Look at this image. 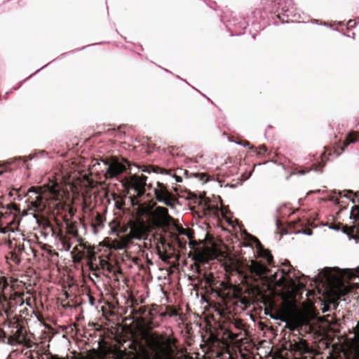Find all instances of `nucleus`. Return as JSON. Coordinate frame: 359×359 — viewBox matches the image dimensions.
<instances>
[{"label":"nucleus","instance_id":"nucleus-7","mask_svg":"<svg viewBox=\"0 0 359 359\" xmlns=\"http://www.w3.org/2000/svg\"><path fill=\"white\" fill-rule=\"evenodd\" d=\"M147 177L144 175H133L126 178L123 182V186L128 189H133L137 193V197L142 196L145 193V186L147 184Z\"/></svg>","mask_w":359,"mask_h":359},{"label":"nucleus","instance_id":"nucleus-16","mask_svg":"<svg viewBox=\"0 0 359 359\" xmlns=\"http://www.w3.org/2000/svg\"><path fill=\"white\" fill-rule=\"evenodd\" d=\"M293 348L294 351H298L300 354L311 352L309 344L303 339H299V341H295L293 344Z\"/></svg>","mask_w":359,"mask_h":359},{"label":"nucleus","instance_id":"nucleus-37","mask_svg":"<svg viewBox=\"0 0 359 359\" xmlns=\"http://www.w3.org/2000/svg\"><path fill=\"white\" fill-rule=\"evenodd\" d=\"M176 315H177V311H173L171 316H176Z\"/></svg>","mask_w":359,"mask_h":359},{"label":"nucleus","instance_id":"nucleus-2","mask_svg":"<svg viewBox=\"0 0 359 359\" xmlns=\"http://www.w3.org/2000/svg\"><path fill=\"white\" fill-rule=\"evenodd\" d=\"M349 271L339 268H325L322 272V280L333 290H340L345 278H350Z\"/></svg>","mask_w":359,"mask_h":359},{"label":"nucleus","instance_id":"nucleus-33","mask_svg":"<svg viewBox=\"0 0 359 359\" xmlns=\"http://www.w3.org/2000/svg\"><path fill=\"white\" fill-rule=\"evenodd\" d=\"M90 302L91 305L94 304V299L91 297H90Z\"/></svg>","mask_w":359,"mask_h":359},{"label":"nucleus","instance_id":"nucleus-30","mask_svg":"<svg viewBox=\"0 0 359 359\" xmlns=\"http://www.w3.org/2000/svg\"><path fill=\"white\" fill-rule=\"evenodd\" d=\"M173 177L175 179V181L177 182H181L182 181V178L180 176L174 175Z\"/></svg>","mask_w":359,"mask_h":359},{"label":"nucleus","instance_id":"nucleus-22","mask_svg":"<svg viewBox=\"0 0 359 359\" xmlns=\"http://www.w3.org/2000/svg\"><path fill=\"white\" fill-rule=\"evenodd\" d=\"M67 233L72 236L74 238H76L79 237V232L76 223H71L67 224Z\"/></svg>","mask_w":359,"mask_h":359},{"label":"nucleus","instance_id":"nucleus-32","mask_svg":"<svg viewBox=\"0 0 359 359\" xmlns=\"http://www.w3.org/2000/svg\"><path fill=\"white\" fill-rule=\"evenodd\" d=\"M306 172L304 170H300L298 172H294L292 174H299V175H304Z\"/></svg>","mask_w":359,"mask_h":359},{"label":"nucleus","instance_id":"nucleus-35","mask_svg":"<svg viewBox=\"0 0 359 359\" xmlns=\"http://www.w3.org/2000/svg\"><path fill=\"white\" fill-rule=\"evenodd\" d=\"M353 22V21L352 20H350L348 22V25L349 26H353L352 23Z\"/></svg>","mask_w":359,"mask_h":359},{"label":"nucleus","instance_id":"nucleus-25","mask_svg":"<svg viewBox=\"0 0 359 359\" xmlns=\"http://www.w3.org/2000/svg\"><path fill=\"white\" fill-rule=\"evenodd\" d=\"M10 259L15 264H19L21 261L20 257L12 251L10 253Z\"/></svg>","mask_w":359,"mask_h":359},{"label":"nucleus","instance_id":"nucleus-13","mask_svg":"<svg viewBox=\"0 0 359 359\" xmlns=\"http://www.w3.org/2000/svg\"><path fill=\"white\" fill-rule=\"evenodd\" d=\"M283 264L284 266L287 267V269H281V277L278 279L277 273H275L271 277V281L275 282L278 286H286L289 283V281L285 276L290 273V269H292V266L290 264L288 261H285Z\"/></svg>","mask_w":359,"mask_h":359},{"label":"nucleus","instance_id":"nucleus-11","mask_svg":"<svg viewBox=\"0 0 359 359\" xmlns=\"http://www.w3.org/2000/svg\"><path fill=\"white\" fill-rule=\"evenodd\" d=\"M24 296L25 293L23 292H15L11 294L8 299L7 298L6 302H3V303H6L8 309L10 310H13L14 309L21 307L25 304Z\"/></svg>","mask_w":359,"mask_h":359},{"label":"nucleus","instance_id":"nucleus-27","mask_svg":"<svg viewBox=\"0 0 359 359\" xmlns=\"http://www.w3.org/2000/svg\"><path fill=\"white\" fill-rule=\"evenodd\" d=\"M62 244H63V247L66 251L70 250L72 245L69 242L63 241Z\"/></svg>","mask_w":359,"mask_h":359},{"label":"nucleus","instance_id":"nucleus-28","mask_svg":"<svg viewBox=\"0 0 359 359\" xmlns=\"http://www.w3.org/2000/svg\"><path fill=\"white\" fill-rule=\"evenodd\" d=\"M237 144L242 145L243 147H248L250 145V143L248 141H243V142H235Z\"/></svg>","mask_w":359,"mask_h":359},{"label":"nucleus","instance_id":"nucleus-39","mask_svg":"<svg viewBox=\"0 0 359 359\" xmlns=\"http://www.w3.org/2000/svg\"><path fill=\"white\" fill-rule=\"evenodd\" d=\"M307 235H311V231H309L307 233H306Z\"/></svg>","mask_w":359,"mask_h":359},{"label":"nucleus","instance_id":"nucleus-41","mask_svg":"<svg viewBox=\"0 0 359 359\" xmlns=\"http://www.w3.org/2000/svg\"><path fill=\"white\" fill-rule=\"evenodd\" d=\"M28 249H29L30 251H33L32 248L30 246H29V247H28Z\"/></svg>","mask_w":359,"mask_h":359},{"label":"nucleus","instance_id":"nucleus-24","mask_svg":"<svg viewBox=\"0 0 359 359\" xmlns=\"http://www.w3.org/2000/svg\"><path fill=\"white\" fill-rule=\"evenodd\" d=\"M250 149L257 154V155H262L267 151V149L264 145H261L258 148L250 147Z\"/></svg>","mask_w":359,"mask_h":359},{"label":"nucleus","instance_id":"nucleus-14","mask_svg":"<svg viewBox=\"0 0 359 359\" xmlns=\"http://www.w3.org/2000/svg\"><path fill=\"white\" fill-rule=\"evenodd\" d=\"M254 240H255V244H256V248H257V255L259 257H262V258H264V259H266L267 263L269 264H270L272 262V259H273V257L272 255L269 253V251H267L266 250H265L263 246L262 245L261 243L259 242V241L256 238H254Z\"/></svg>","mask_w":359,"mask_h":359},{"label":"nucleus","instance_id":"nucleus-12","mask_svg":"<svg viewBox=\"0 0 359 359\" xmlns=\"http://www.w3.org/2000/svg\"><path fill=\"white\" fill-rule=\"evenodd\" d=\"M250 272L260 278H264L269 272V269L264 264L255 260H251L249 265Z\"/></svg>","mask_w":359,"mask_h":359},{"label":"nucleus","instance_id":"nucleus-4","mask_svg":"<svg viewBox=\"0 0 359 359\" xmlns=\"http://www.w3.org/2000/svg\"><path fill=\"white\" fill-rule=\"evenodd\" d=\"M220 255L221 252L215 246L204 247L202 250L196 251L193 256L196 271L198 273L201 272L199 264L207 263L210 260L217 258Z\"/></svg>","mask_w":359,"mask_h":359},{"label":"nucleus","instance_id":"nucleus-26","mask_svg":"<svg viewBox=\"0 0 359 359\" xmlns=\"http://www.w3.org/2000/svg\"><path fill=\"white\" fill-rule=\"evenodd\" d=\"M25 304L29 306L32 307V299L31 297H27L25 299Z\"/></svg>","mask_w":359,"mask_h":359},{"label":"nucleus","instance_id":"nucleus-18","mask_svg":"<svg viewBox=\"0 0 359 359\" xmlns=\"http://www.w3.org/2000/svg\"><path fill=\"white\" fill-rule=\"evenodd\" d=\"M8 286V283L4 278L0 277V304L7 301V297L4 293L5 289Z\"/></svg>","mask_w":359,"mask_h":359},{"label":"nucleus","instance_id":"nucleus-6","mask_svg":"<svg viewBox=\"0 0 359 359\" xmlns=\"http://www.w3.org/2000/svg\"><path fill=\"white\" fill-rule=\"evenodd\" d=\"M341 198H346L350 199L353 203H359V193L353 194L351 191L345 190L344 191L334 192V194L330 197V201L335 204H340V199ZM351 219L355 221H359V205H354L351 211Z\"/></svg>","mask_w":359,"mask_h":359},{"label":"nucleus","instance_id":"nucleus-17","mask_svg":"<svg viewBox=\"0 0 359 359\" xmlns=\"http://www.w3.org/2000/svg\"><path fill=\"white\" fill-rule=\"evenodd\" d=\"M358 140H359V135L356 132L353 131V132L349 133L347 135L346 140L344 141L343 147H341V149L343 150H344V149L346 147H347L350 144L355 143V142H358Z\"/></svg>","mask_w":359,"mask_h":359},{"label":"nucleus","instance_id":"nucleus-19","mask_svg":"<svg viewBox=\"0 0 359 359\" xmlns=\"http://www.w3.org/2000/svg\"><path fill=\"white\" fill-rule=\"evenodd\" d=\"M291 312H292V310H289V311L287 313V315H286V316L287 317V320L283 321V322L286 323L285 327L293 331L299 325V323L295 320H291Z\"/></svg>","mask_w":359,"mask_h":359},{"label":"nucleus","instance_id":"nucleus-38","mask_svg":"<svg viewBox=\"0 0 359 359\" xmlns=\"http://www.w3.org/2000/svg\"><path fill=\"white\" fill-rule=\"evenodd\" d=\"M357 341L359 346V333L357 334Z\"/></svg>","mask_w":359,"mask_h":359},{"label":"nucleus","instance_id":"nucleus-23","mask_svg":"<svg viewBox=\"0 0 359 359\" xmlns=\"http://www.w3.org/2000/svg\"><path fill=\"white\" fill-rule=\"evenodd\" d=\"M25 250V247L24 243H19L16 244L14 250L12 251L13 252H16L18 255L21 256L22 252Z\"/></svg>","mask_w":359,"mask_h":359},{"label":"nucleus","instance_id":"nucleus-1","mask_svg":"<svg viewBox=\"0 0 359 359\" xmlns=\"http://www.w3.org/2000/svg\"><path fill=\"white\" fill-rule=\"evenodd\" d=\"M29 204L28 210L33 211L34 217L36 222L42 226L47 233H54L53 226L44 217H39L38 214L42 212L46 207L48 201H60L64 196V192L60 189V185L51 182L43 187L37 189L32 188L28 191Z\"/></svg>","mask_w":359,"mask_h":359},{"label":"nucleus","instance_id":"nucleus-34","mask_svg":"<svg viewBox=\"0 0 359 359\" xmlns=\"http://www.w3.org/2000/svg\"><path fill=\"white\" fill-rule=\"evenodd\" d=\"M183 234L186 235L189 238H191V235L189 233H187V232H183Z\"/></svg>","mask_w":359,"mask_h":359},{"label":"nucleus","instance_id":"nucleus-15","mask_svg":"<svg viewBox=\"0 0 359 359\" xmlns=\"http://www.w3.org/2000/svg\"><path fill=\"white\" fill-rule=\"evenodd\" d=\"M289 310H292V305L290 304H288L287 306V308H285V311H284L282 313H272V312H268L266 311L265 314L266 316H270L271 318L276 320H280V321H286L287 320V317L286 316L287 313L289 311Z\"/></svg>","mask_w":359,"mask_h":359},{"label":"nucleus","instance_id":"nucleus-3","mask_svg":"<svg viewBox=\"0 0 359 359\" xmlns=\"http://www.w3.org/2000/svg\"><path fill=\"white\" fill-rule=\"evenodd\" d=\"M93 166L94 168L100 166L101 171L104 172L106 180L117 178L126 170V165L116 159L101 160L100 162L96 161Z\"/></svg>","mask_w":359,"mask_h":359},{"label":"nucleus","instance_id":"nucleus-9","mask_svg":"<svg viewBox=\"0 0 359 359\" xmlns=\"http://www.w3.org/2000/svg\"><path fill=\"white\" fill-rule=\"evenodd\" d=\"M154 191L156 198L158 202L168 207L174 208L173 202L176 199L163 184L158 182L157 187L154 188Z\"/></svg>","mask_w":359,"mask_h":359},{"label":"nucleus","instance_id":"nucleus-20","mask_svg":"<svg viewBox=\"0 0 359 359\" xmlns=\"http://www.w3.org/2000/svg\"><path fill=\"white\" fill-rule=\"evenodd\" d=\"M130 243H131V241L126 236V235H125V236L121 237L120 241H118V243L116 244V248L118 250H123V249L126 248Z\"/></svg>","mask_w":359,"mask_h":359},{"label":"nucleus","instance_id":"nucleus-29","mask_svg":"<svg viewBox=\"0 0 359 359\" xmlns=\"http://www.w3.org/2000/svg\"><path fill=\"white\" fill-rule=\"evenodd\" d=\"M48 359H69L68 358L59 357L56 355H51Z\"/></svg>","mask_w":359,"mask_h":359},{"label":"nucleus","instance_id":"nucleus-8","mask_svg":"<svg viewBox=\"0 0 359 359\" xmlns=\"http://www.w3.org/2000/svg\"><path fill=\"white\" fill-rule=\"evenodd\" d=\"M149 231V226L143 222L133 223L130 229L129 233L126 236L130 241L133 239L138 241L146 240Z\"/></svg>","mask_w":359,"mask_h":359},{"label":"nucleus","instance_id":"nucleus-10","mask_svg":"<svg viewBox=\"0 0 359 359\" xmlns=\"http://www.w3.org/2000/svg\"><path fill=\"white\" fill-rule=\"evenodd\" d=\"M154 218V223L156 226H165L169 224L170 217L168 215V211L163 207H156L152 212Z\"/></svg>","mask_w":359,"mask_h":359},{"label":"nucleus","instance_id":"nucleus-40","mask_svg":"<svg viewBox=\"0 0 359 359\" xmlns=\"http://www.w3.org/2000/svg\"><path fill=\"white\" fill-rule=\"evenodd\" d=\"M351 238H353V239H357V237H356V236H351Z\"/></svg>","mask_w":359,"mask_h":359},{"label":"nucleus","instance_id":"nucleus-36","mask_svg":"<svg viewBox=\"0 0 359 359\" xmlns=\"http://www.w3.org/2000/svg\"><path fill=\"white\" fill-rule=\"evenodd\" d=\"M4 172V168L0 166V175Z\"/></svg>","mask_w":359,"mask_h":359},{"label":"nucleus","instance_id":"nucleus-21","mask_svg":"<svg viewBox=\"0 0 359 359\" xmlns=\"http://www.w3.org/2000/svg\"><path fill=\"white\" fill-rule=\"evenodd\" d=\"M159 244H161L163 246L165 244V240L164 238L160 236L158 238V246H157V248H158V255H159V258L162 260V261H167L168 259V256L166 255V254H163L161 250L159 249V246L158 245Z\"/></svg>","mask_w":359,"mask_h":359},{"label":"nucleus","instance_id":"nucleus-31","mask_svg":"<svg viewBox=\"0 0 359 359\" xmlns=\"http://www.w3.org/2000/svg\"><path fill=\"white\" fill-rule=\"evenodd\" d=\"M141 170L144 172H147V173H150L151 172V170H149V168H147V167H144L143 166L142 168H141Z\"/></svg>","mask_w":359,"mask_h":359},{"label":"nucleus","instance_id":"nucleus-5","mask_svg":"<svg viewBox=\"0 0 359 359\" xmlns=\"http://www.w3.org/2000/svg\"><path fill=\"white\" fill-rule=\"evenodd\" d=\"M175 342L176 339L170 337L166 338L163 342H158L157 349L152 358L145 355L144 359H170L177 349Z\"/></svg>","mask_w":359,"mask_h":359}]
</instances>
